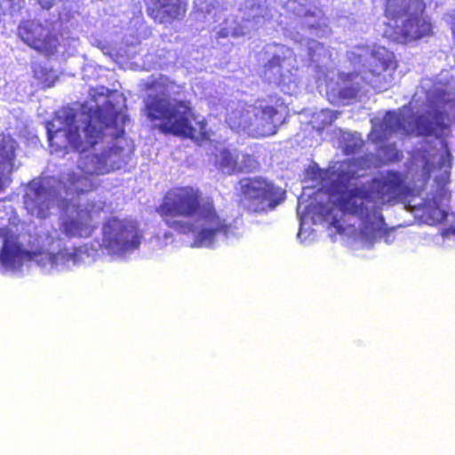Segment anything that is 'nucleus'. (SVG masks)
<instances>
[{"mask_svg": "<svg viewBox=\"0 0 455 455\" xmlns=\"http://www.w3.org/2000/svg\"><path fill=\"white\" fill-rule=\"evenodd\" d=\"M156 212L178 234L196 233L194 244L197 247L212 246L218 235H228L232 229L231 223L220 215L213 197L204 196L192 186L170 188Z\"/></svg>", "mask_w": 455, "mask_h": 455, "instance_id": "nucleus-1", "label": "nucleus"}, {"mask_svg": "<svg viewBox=\"0 0 455 455\" xmlns=\"http://www.w3.org/2000/svg\"><path fill=\"white\" fill-rule=\"evenodd\" d=\"M147 88L156 92L148 94L143 102L142 114L153 130L164 135L190 139L196 142L210 141L212 132L207 121H196L192 103L187 99L172 97L180 86L165 76L148 84Z\"/></svg>", "mask_w": 455, "mask_h": 455, "instance_id": "nucleus-2", "label": "nucleus"}, {"mask_svg": "<svg viewBox=\"0 0 455 455\" xmlns=\"http://www.w3.org/2000/svg\"><path fill=\"white\" fill-rule=\"evenodd\" d=\"M64 128L55 131L48 129L49 147L58 152L68 147L83 153L99 143L105 137V131L113 129V140L124 139V124L128 117L118 111L107 112L101 107L91 108L82 122V130L76 124V114L73 110L65 111L60 117Z\"/></svg>", "mask_w": 455, "mask_h": 455, "instance_id": "nucleus-3", "label": "nucleus"}, {"mask_svg": "<svg viewBox=\"0 0 455 455\" xmlns=\"http://www.w3.org/2000/svg\"><path fill=\"white\" fill-rule=\"evenodd\" d=\"M411 195V189L406 183L405 177L395 171L371 180L370 189L356 187L347 189L339 194L338 206L344 213L360 218L367 228L370 218L369 204H391L405 200Z\"/></svg>", "mask_w": 455, "mask_h": 455, "instance_id": "nucleus-4", "label": "nucleus"}, {"mask_svg": "<svg viewBox=\"0 0 455 455\" xmlns=\"http://www.w3.org/2000/svg\"><path fill=\"white\" fill-rule=\"evenodd\" d=\"M426 4L423 0H385L384 15L397 22L405 18L394 31L395 40L401 44L418 41L432 34V24L422 17Z\"/></svg>", "mask_w": 455, "mask_h": 455, "instance_id": "nucleus-5", "label": "nucleus"}, {"mask_svg": "<svg viewBox=\"0 0 455 455\" xmlns=\"http://www.w3.org/2000/svg\"><path fill=\"white\" fill-rule=\"evenodd\" d=\"M124 151V148L113 145L104 148L100 153L86 156L82 164L84 175L73 173L69 176L71 192L81 196L94 190L96 186L87 175H104L120 169L125 163Z\"/></svg>", "mask_w": 455, "mask_h": 455, "instance_id": "nucleus-6", "label": "nucleus"}, {"mask_svg": "<svg viewBox=\"0 0 455 455\" xmlns=\"http://www.w3.org/2000/svg\"><path fill=\"white\" fill-rule=\"evenodd\" d=\"M142 235L137 221L108 218L102 225V247L111 254H123L139 248Z\"/></svg>", "mask_w": 455, "mask_h": 455, "instance_id": "nucleus-7", "label": "nucleus"}, {"mask_svg": "<svg viewBox=\"0 0 455 455\" xmlns=\"http://www.w3.org/2000/svg\"><path fill=\"white\" fill-rule=\"evenodd\" d=\"M240 202L253 212L273 210L280 204L279 188L262 177H246L239 180Z\"/></svg>", "mask_w": 455, "mask_h": 455, "instance_id": "nucleus-8", "label": "nucleus"}, {"mask_svg": "<svg viewBox=\"0 0 455 455\" xmlns=\"http://www.w3.org/2000/svg\"><path fill=\"white\" fill-rule=\"evenodd\" d=\"M18 35L29 47L45 56L53 55L60 45L54 29L33 20L22 21Z\"/></svg>", "mask_w": 455, "mask_h": 455, "instance_id": "nucleus-9", "label": "nucleus"}, {"mask_svg": "<svg viewBox=\"0 0 455 455\" xmlns=\"http://www.w3.org/2000/svg\"><path fill=\"white\" fill-rule=\"evenodd\" d=\"M104 207L96 204L78 209L74 217L64 220L61 232L68 238H88L97 230Z\"/></svg>", "mask_w": 455, "mask_h": 455, "instance_id": "nucleus-10", "label": "nucleus"}, {"mask_svg": "<svg viewBox=\"0 0 455 455\" xmlns=\"http://www.w3.org/2000/svg\"><path fill=\"white\" fill-rule=\"evenodd\" d=\"M278 115L279 112L274 106L266 104L263 100H259L247 110L243 124L256 136H271L277 132L276 116Z\"/></svg>", "mask_w": 455, "mask_h": 455, "instance_id": "nucleus-11", "label": "nucleus"}, {"mask_svg": "<svg viewBox=\"0 0 455 455\" xmlns=\"http://www.w3.org/2000/svg\"><path fill=\"white\" fill-rule=\"evenodd\" d=\"M144 4L148 17L154 23L171 25L186 17L188 0H144Z\"/></svg>", "mask_w": 455, "mask_h": 455, "instance_id": "nucleus-12", "label": "nucleus"}, {"mask_svg": "<svg viewBox=\"0 0 455 455\" xmlns=\"http://www.w3.org/2000/svg\"><path fill=\"white\" fill-rule=\"evenodd\" d=\"M429 118L420 116L416 121V126L419 133L425 136H435L442 138L450 131V125L446 122L448 114L444 110L434 109L429 112Z\"/></svg>", "mask_w": 455, "mask_h": 455, "instance_id": "nucleus-13", "label": "nucleus"}, {"mask_svg": "<svg viewBox=\"0 0 455 455\" xmlns=\"http://www.w3.org/2000/svg\"><path fill=\"white\" fill-rule=\"evenodd\" d=\"M371 73L373 76H380L382 72H389V76L397 68V61L393 52L385 47H376L371 51Z\"/></svg>", "mask_w": 455, "mask_h": 455, "instance_id": "nucleus-14", "label": "nucleus"}, {"mask_svg": "<svg viewBox=\"0 0 455 455\" xmlns=\"http://www.w3.org/2000/svg\"><path fill=\"white\" fill-rule=\"evenodd\" d=\"M238 160V153L227 148L220 149L214 155L215 167L228 175L243 172V167L239 165Z\"/></svg>", "mask_w": 455, "mask_h": 455, "instance_id": "nucleus-15", "label": "nucleus"}, {"mask_svg": "<svg viewBox=\"0 0 455 455\" xmlns=\"http://www.w3.org/2000/svg\"><path fill=\"white\" fill-rule=\"evenodd\" d=\"M284 59L280 55H273L263 66L262 74L268 83L276 85L284 84L285 75L283 73V62Z\"/></svg>", "mask_w": 455, "mask_h": 455, "instance_id": "nucleus-16", "label": "nucleus"}, {"mask_svg": "<svg viewBox=\"0 0 455 455\" xmlns=\"http://www.w3.org/2000/svg\"><path fill=\"white\" fill-rule=\"evenodd\" d=\"M442 196L434 195L423 202V214L432 224L441 223L447 218V212L441 207Z\"/></svg>", "mask_w": 455, "mask_h": 455, "instance_id": "nucleus-17", "label": "nucleus"}, {"mask_svg": "<svg viewBox=\"0 0 455 455\" xmlns=\"http://www.w3.org/2000/svg\"><path fill=\"white\" fill-rule=\"evenodd\" d=\"M15 154L14 148L6 143H0V192H4L12 182L11 177L4 175V171L7 165L12 164Z\"/></svg>", "mask_w": 455, "mask_h": 455, "instance_id": "nucleus-18", "label": "nucleus"}, {"mask_svg": "<svg viewBox=\"0 0 455 455\" xmlns=\"http://www.w3.org/2000/svg\"><path fill=\"white\" fill-rule=\"evenodd\" d=\"M358 73L355 72L345 74L341 76V79L345 84L351 83V84H345L340 88L339 92L340 99L352 100L356 98L359 92V83H354V80L358 78Z\"/></svg>", "mask_w": 455, "mask_h": 455, "instance_id": "nucleus-19", "label": "nucleus"}, {"mask_svg": "<svg viewBox=\"0 0 455 455\" xmlns=\"http://www.w3.org/2000/svg\"><path fill=\"white\" fill-rule=\"evenodd\" d=\"M20 258L19 251L5 242L0 251V262L6 268H15Z\"/></svg>", "mask_w": 455, "mask_h": 455, "instance_id": "nucleus-20", "label": "nucleus"}, {"mask_svg": "<svg viewBox=\"0 0 455 455\" xmlns=\"http://www.w3.org/2000/svg\"><path fill=\"white\" fill-rule=\"evenodd\" d=\"M383 131L387 133L394 132L401 128L399 116L394 111H388L385 115L382 122Z\"/></svg>", "mask_w": 455, "mask_h": 455, "instance_id": "nucleus-21", "label": "nucleus"}, {"mask_svg": "<svg viewBox=\"0 0 455 455\" xmlns=\"http://www.w3.org/2000/svg\"><path fill=\"white\" fill-rule=\"evenodd\" d=\"M32 214H35L39 219H45L49 216L50 206L49 203L42 202L40 204H33L28 205Z\"/></svg>", "mask_w": 455, "mask_h": 455, "instance_id": "nucleus-22", "label": "nucleus"}, {"mask_svg": "<svg viewBox=\"0 0 455 455\" xmlns=\"http://www.w3.org/2000/svg\"><path fill=\"white\" fill-rule=\"evenodd\" d=\"M43 9L49 10L54 4V0H36Z\"/></svg>", "mask_w": 455, "mask_h": 455, "instance_id": "nucleus-23", "label": "nucleus"}, {"mask_svg": "<svg viewBox=\"0 0 455 455\" xmlns=\"http://www.w3.org/2000/svg\"><path fill=\"white\" fill-rule=\"evenodd\" d=\"M229 35H230L229 29L227 28H223L220 31H218L216 38L217 39L227 38L229 36Z\"/></svg>", "mask_w": 455, "mask_h": 455, "instance_id": "nucleus-24", "label": "nucleus"}, {"mask_svg": "<svg viewBox=\"0 0 455 455\" xmlns=\"http://www.w3.org/2000/svg\"><path fill=\"white\" fill-rule=\"evenodd\" d=\"M337 223H338V220L336 219H333L332 222H331V225L335 228H337Z\"/></svg>", "mask_w": 455, "mask_h": 455, "instance_id": "nucleus-25", "label": "nucleus"}, {"mask_svg": "<svg viewBox=\"0 0 455 455\" xmlns=\"http://www.w3.org/2000/svg\"><path fill=\"white\" fill-rule=\"evenodd\" d=\"M378 219H379L381 222H383V221H384V218H383V216H382V215H380V214H379Z\"/></svg>", "mask_w": 455, "mask_h": 455, "instance_id": "nucleus-26", "label": "nucleus"}, {"mask_svg": "<svg viewBox=\"0 0 455 455\" xmlns=\"http://www.w3.org/2000/svg\"><path fill=\"white\" fill-rule=\"evenodd\" d=\"M305 16H314V13H313V12H307L305 13Z\"/></svg>", "mask_w": 455, "mask_h": 455, "instance_id": "nucleus-27", "label": "nucleus"}, {"mask_svg": "<svg viewBox=\"0 0 455 455\" xmlns=\"http://www.w3.org/2000/svg\"><path fill=\"white\" fill-rule=\"evenodd\" d=\"M446 153H447L448 156H451V153H450L449 149H446Z\"/></svg>", "mask_w": 455, "mask_h": 455, "instance_id": "nucleus-28", "label": "nucleus"}, {"mask_svg": "<svg viewBox=\"0 0 455 455\" xmlns=\"http://www.w3.org/2000/svg\"><path fill=\"white\" fill-rule=\"evenodd\" d=\"M244 156H245L246 158H248V159H251V156H249V155H245Z\"/></svg>", "mask_w": 455, "mask_h": 455, "instance_id": "nucleus-29", "label": "nucleus"}]
</instances>
